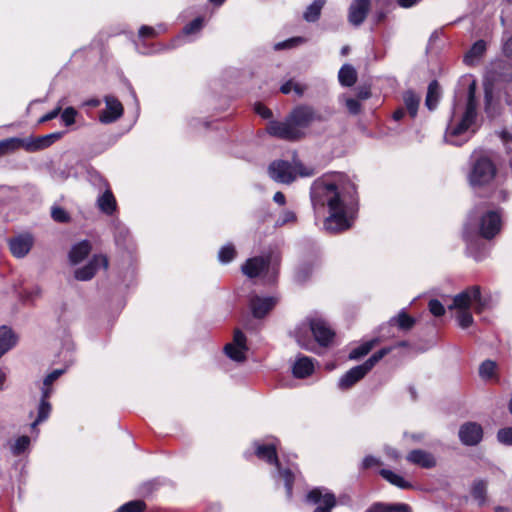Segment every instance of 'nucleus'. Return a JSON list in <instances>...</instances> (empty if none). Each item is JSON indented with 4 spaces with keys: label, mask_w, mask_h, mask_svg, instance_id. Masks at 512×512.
I'll return each instance as SVG.
<instances>
[{
    "label": "nucleus",
    "mask_w": 512,
    "mask_h": 512,
    "mask_svg": "<svg viewBox=\"0 0 512 512\" xmlns=\"http://www.w3.org/2000/svg\"><path fill=\"white\" fill-rule=\"evenodd\" d=\"M502 216L499 210L484 206L475 207L469 214L464 224L463 239L467 245V252L476 261L485 257V252L480 249L481 238L490 240L501 230Z\"/></svg>",
    "instance_id": "f03ea898"
},
{
    "label": "nucleus",
    "mask_w": 512,
    "mask_h": 512,
    "mask_svg": "<svg viewBox=\"0 0 512 512\" xmlns=\"http://www.w3.org/2000/svg\"><path fill=\"white\" fill-rule=\"evenodd\" d=\"M391 348H382L368 358L360 367L366 372V374L379 362L384 356L390 353Z\"/></svg>",
    "instance_id": "ea45409f"
},
{
    "label": "nucleus",
    "mask_w": 512,
    "mask_h": 512,
    "mask_svg": "<svg viewBox=\"0 0 512 512\" xmlns=\"http://www.w3.org/2000/svg\"><path fill=\"white\" fill-rule=\"evenodd\" d=\"M391 348H382L368 358L360 367L366 372V374L379 362L384 356L390 353Z\"/></svg>",
    "instance_id": "a19ab883"
},
{
    "label": "nucleus",
    "mask_w": 512,
    "mask_h": 512,
    "mask_svg": "<svg viewBox=\"0 0 512 512\" xmlns=\"http://www.w3.org/2000/svg\"><path fill=\"white\" fill-rule=\"evenodd\" d=\"M441 97V88L436 80L432 81L427 90L425 105L429 110H434Z\"/></svg>",
    "instance_id": "7c9ffc66"
},
{
    "label": "nucleus",
    "mask_w": 512,
    "mask_h": 512,
    "mask_svg": "<svg viewBox=\"0 0 512 512\" xmlns=\"http://www.w3.org/2000/svg\"><path fill=\"white\" fill-rule=\"evenodd\" d=\"M109 262L105 255H94L92 259L83 267L77 268L74 271V277L78 281L91 280L99 269L106 270Z\"/></svg>",
    "instance_id": "4468645a"
},
{
    "label": "nucleus",
    "mask_w": 512,
    "mask_h": 512,
    "mask_svg": "<svg viewBox=\"0 0 512 512\" xmlns=\"http://www.w3.org/2000/svg\"><path fill=\"white\" fill-rule=\"evenodd\" d=\"M236 256V249L233 244L227 243L223 245L218 252V260L222 264L231 262Z\"/></svg>",
    "instance_id": "79ce46f5"
},
{
    "label": "nucleus",
    "mask_w": 512,
    "mask_h": 512,
    "mask_svg": "<svg viewBox=\"0 0 512 512\" xmlns=\"http://www.w3.org/2000/svg\"><path fill=\"white\" fill-rule=\"evenodd\" d=\"M476 82L472 81L468 86L467 98L464 103L457 102L453 105L451 116L447 124L444 139L447 143L460 146L477 129V104Z\"/></svg>",
    "instance_id": "7ed1b4c3"
},
{
    "label": "nucleus",
    "mask_w": 512,
    "mask_h": 512,
    "mask_svg": "<svg viewBox=\"0 0 512 512\" xmlns=\"http://www.w3.org/2000/svg\"><path fill=\"white\" fill-rule=\"evenodd\" d=\"M306 502L315 506L313 512H332L337 505L336 496L324 487H317L308 492Z\"/></svg>",
    "instance_id": "f8f14e48"
},
{
    "label": "nucleus",
    "mask_w": 512,
    "mask_h": 512,
    "mask_svg": "<svg viewBox=\"0 0 512 512\" xmlns=\"http://www.w3.org/2000/svg\"><path fill=\"white\" fill-rule=\"evenodd\" d=\"M371 8V0H353L348 11V21L354 25H361Z\"/></svg>",
    "instance_id": "aec40b11"
},
{
    "label": "nucleus",
    "mask_w": 512,
    "mask_h": 512,
    "mask_svg": "<svg viewBox=\"0 0 512 512\" xmlns=\"http://www.w3.org/2000/svg\"><path fill=\"white\" fill-rule=\"evenodd\" d=\"M382 503H375L370 508H368L365 512H382Z\"/></svg>",
    "instance_id": "774afa93"
},
{
    "label": "nucleus",
    "mask_w": 512,
    "mask_h": 512,
    "mask_svg": "<svg viewBox=\"0 0 512 512\" xmlns=\"http://www.w3.org/2000/svg\"><path fill=\"white\" fill-rule=\"evenodd\" d=\"M504 54L512 59V36L509 37L503 46Z\"/></svg>",
    "instance_id": "680f3d73"
},
{
    "label": "nucleus",
    "mask_w": 512,
    "mask_h": 512,
    "mask_svg": "<svg viewBox=\"0 0 512 512\" xmlns=\"http://www.w3.org/2000/svg\"><path fill=\"white\" fill-rule=\"evenodd\" d=\"M34 238L30 233H22L8 240L11 254L15 258H24L32 249Z\"/></svg>",
    "instance_id": "f3484780"
},
{
    "label": "nucleus",
    "mask_w": 512,
    "mask_h": 512,
    "mask_svg": "<svg viewBox=\"0 0 512 512\" xmlns=\"http://www.w3.org/2000/svg\"><path fill=\"white\" fill-rule=\"evenodd\" d=\"M486 51V43L483 40H478L473 44L469 51L464 56V62L467 65H474L479 61Z\"/></svg>",
    "instance_id": "c756f323"
},
{
    "label": "nucleus",
    "mask_w": 512,
    "mask_h": 512,
    "mask_svg": "<svg viewBox=\"0 0 512 512\" xmlns=\"http://www.w3.org/2000/svg\"><path fill=\"white\" fill-rule=\"evenodd\" d=\"M378 465H381L380 459H378L372 455L366 456L362 461V467L365 469L373 467V466H378Z\"/></svg>",
    "instance_id": "bf43d9fd"
},
{
    "label": "nucleus",
    "mask_w": 512,
    "mask_h": 512,
    "mask_svg": "<svg viewBox=\"0 0 512 512\" xmlns=\"http://www.w3.org/2000/svg\"><path fill=\"white\" fill-rule=\"evenodd\" d=\"M485 112L490 118H494L499 114L498 108L493 102V93L490 87H485Z\"/></svg>",
    "instance_id": "37998d69"
},
{
    "label": "nucleus",
    "mask_w": 512,
    "mask_h": 512,
    "mask_svg": "<svg viewBox=\"0 0 512 512\" xmlns=\"http://www.w3.org/2000/svg\"><path fill=\"white\" fill-rule=\"evenodd\" d=\"M254 110L262 118L268 119L272 116L271 110L264 106L263 104H256Z\"/></svg>",
    "instance_id": "13d9d810"
},
{
    "label": "nucleus",
    "mask_w": 512,
    "mask_h": 512,
    "mask_svg": "<svg viewBox=\"0 0 512 512\" xmlns=\"http://www.w3.org/2000/svg\"><path fill=\"white\" fill-rule=\"evenodd\" d=\"M146 508V504L142 500H133L121 505L117 512H142Z\"/></svg>",
    "instance_id": "c03bdc74"
},
{
    "label": "nucleus",
    "mask_w": 512,
    "mask_h": 512,
    "mask_svg": "<svg viewBox=\"0 0 512 512\" xmlns=\"http://www.w3.org/2000/svg\"><path fill=\"white\" fill-rule=\"evenodd\" d=\"M247 350L246 336L241 330H235L233 341L224 347L225 354L235 362H244Z\"/></svg>",
    "instance_id": "2eb2a0df"
},
{
    "label": "nucleus",
    "mask_w": 512,
    "mask_h": 512,
    "mask_svg": "<svg viewBox=\"0 0 512 512\" xmlns=\"http://www.w3.org/2000/svg\"><path fill=\"white\" fill-rule=\"evenodd\" d=\"M106 108L99 115L101 123L109 124L115 122L123 115V106L121 102L114 96L105 97Z\"/></svg>",
    "instance_id": "6ab92c4d"
},
{
    "label": "nucleus",
    "mask_w": 512,
    "mask_h": 512,
    "mask_svg": "<svg viewBox=\"0 0 512 512\" xmlns=\"http://www.w3.org/2000/svg\"><path fill=\"white\" fill-rule=\"evenodd\" d=\"M63 101H64L63 99L60 100L58 105L52 111H50L49 113L45 114L44 116H42L40 118L39 122L44 123V122H47V121H50V120L56 118L62 110Z\"/></svg>",
    "instance_id": "5fc2aeb1"
},
{
    "label": "nucleus",
    "mask_w": 512,
    "mask_h": 512,
    "mask_svg": "<svg viewBox=\"0 0 512 512\" xmlns=\"http://www.w3.org/2000/svg\"><path fill=\"white\" fill-rule=\"evenodd\" d=\"M30 442V438L26 435L18 437L10 445L12 454L15 456H19L25 453L29 449Z\"/></svg>",
    "instance_id": "e433bc0d"
},
{
    "label": "nucleus",
    "mask_w": 512,
    "mask_h": 512,
    "mask_svg": "<svg viewBox=\"0 0 512 512\" xmlns=\"http://www.w3.org/2000/svg\"><path fill=\"white\" fill-rule=\"evenodd\" d=\"M268 172L273 180L285 184L293 182L297 175L309 177L314 174L313 169L304 167L300 162H294V164H291L283 160L271 163Z\"/></svg>",
    "instance_id": "1a4fd4ad"
},
{
    "label": "nucleus",
    "mask_w": 512,
    "mask_h": 512,
    "mask_svg": "<svg viewBox=\"0 0 512 512\" xmlns=\"http://www.w3.org/2000/svg\"><path fill=\"white\" fill-rule=\"evenodd\" d=\"M486 306L487 299L482 296L481 288L475 285L455 295L448 309L454 312L459 327L467 329L474 322L471 309L476 313H481Z\"/></svg>",
    "instance_id": "423d86ee"
},
{
    "label": "nucleus",
    "mask_w": 512,
    "mask_h": 512,
    "mask_svg": "<svg viewBox=\"0 0 512 512\" xmlns=\"http://www.w3.org/2000/svg\"><path fill=\"white\" fill-rule=\"evenodd\" d=\"M53 220L59 223H66L69 221V214L61 207H53L51 210Z\"/></svg>",
    "instance_id": "8fccbe9b"
},
{
    "label": "nucleus",
    "mask_w": 512,
    "mask_h": 512,
    "mask_svg": "<svg viewBox=\"0 0 512 512\" xmlns=\"http://www.w3.org/2000/svg\"><path fill=\"white\" fill-rule=\"evenodd\" d=\"M421 0H397V3L403 8H410L419 3Z\"/></svg>",
    "instance_id": "e2e57ef3"
},
{
    "label": "nucleus",
    "mask_w": 512,
    "mask_h": 512,
    "mask_svg": "<svg viewBox=\"0 0 512 512\" xmlns=\"http://www.w3.org/2000/svg\"><path fill=\"white\" fill-rule=\"evenodd\" d=\"M421 101L420 95L415 92L408 90L403 94V102L405 108L412 118H415L418 112L419 104Z\"/></svg>",
    "instance_id": "2f4dec72"
},
{
    "label": "nucleus",
    "mask_w": 512,
    "mask_h": 512,
    "mask_svg": "<svg viewBox=\"0 0 512 512\" xmlns=\"http://www.w3.org/2000/svg\"><path fill=\"white\" fill-rule=\"evenodd\" d=\"M384 451L387 457L391 460L398 461L401 458V453L393 447L386 446Z\"/></svg>",
    "instance_id": "052dcab7"
},
{
    "label": "nucleus",
    "mask_w": 512,
    "mask_h": 512,
    "mask_svg": "<svg viewBox=\"0 0 512 512\" xmlns=\"http://www.w3.org/2000/svg\"><path fill=\"white\" fill-rule=\"evenodd\" d=\"M338 79L341 85L350 87L355 84L357 73L353 66L344 64L339 70Z\"/></svg>",
    "instance_id": "72a5a7b5"
},
{
    "label": "nucleus",
    "mask_w": 512,
    "mask_h": 512,
    "mask_svg": "<svg viewBox=\"0 0 512 512\" xmlns=\"http://www.w3.org/2000/svg\"><path fill=\"white\" fill-rule=\"evenodd\" d=\"M292 371L296 378H306L314 371V360L308 356H298L294 362Z\"/></svg>",
    "instance_id": "b1692460"
},
{
    "label": "nucleus",
    "mask_w": 512,
    "mask_h": 512,
    "mask_svg": "<svg viewBox=\"0 0 512 512\" xmlns=\"http://www.w3.org/2000/svg\"><path fill=\"white\" fill-rule=\"evenodd\" d=\"M326 0H314L305 10L303 18L307 22H315L319 19L321 10L324 7Z\"/></svg>",
    "instance_id": "f704fd0d"
},
{
    "label": "nucleus",
    "mask_w": 512,
    "mask_h": 512,
    "mask_svg": "<svg viewBox=\"0 0 512 512\" xmlns=\"http://www.w3.org/2000/svg\"><path fill=\"white\" fill-rule=\"evenodd\" d=\"M280 90L284 94L290 93L293 90V82L292 81H287L286 83H284L281 86Z\"/></svg>",
    "instance_id": "338daca9"
},
{
    "label": "nucleus",
    "mask_w": 512,
    "mask_h": 512,
    "mask_svg": "<svg viewBox=\"0 0 512 512\" xmlns=\"http://www.w3.org/2000/svg\"><path fill=\"white\" fill-rule=\"evenodd\" d=\"M77 111L73 107L65 108L61 113V119L66 126H70L75 123Z\"/></svg>",
    "instance_id": "3c124183"
},
{
    "label": "nucleus",
    "mask_w": 512,
    "mask_h": 512,
    "mask_svg": "<svg viewBox=\"0 0 512 512\" xmlns=\"http://www.w3.org/2000/svg\"><path fill=\"white\" fill-rule=\"evenodd\" d=\"M389 323L390 325H397L402 330H410L415 324V319L401 311L397 316L391 318Z\"/></svg>",
    "instance_id": "c9c22d12"
},
{
    "label": "nucleus",
    "mask_w": 512,
    "mask_h": 512,
    "mask_svg": "<svg viewBox=\"0 0 512 512\" xmlns=\"http://www.w3.org/2000/svg\"><path fill=\"white\" fill-rule=\"evenodd\" d=\"M288 116L300 138L304 137L305 129L311 124L323 121L322 115L313 107L307 105L297 106Z\"/></svg>",
    "instance_id": "9b49d317"
},
{
    "label": "nucleus",
    "mask_w": 512,
    "mask_h": 512,
    "mask_svg": "<svg viewBox=\"0 0 512 512\" xmlns=\"http://www.w3.org/2000/svg\"><path fill=\"white\" fill-rule=\"evenodd\" d=\"M496 370V363L491 360L484 361L479 367V375L483 379H491Z\"/></svg>",
    "instance_id": "a18cd8bd"
},
{
    "label": "nucleus",
    "mask_w": 512,
    "mask_h": 512,
    "mask_svg": "<svg viewBox=\"0 0 512 512\" xmlns=\"http://www.w3.org/2000/svg\"><path fill=\"white\" fill-rule=\"evenodd\" d=\"M428 308L431 314H433L435 317L443 316L446 311L444 305L437 299L430 300Z\"/></svg>",
    "instance_id": "09e8293b"
},
{
    "label": "nucleus",
    "mask_w": 512,
    "mask_h": 512,
    "mask_svg": "<svg viewBox=\"0 0 512 512\" xmlns=\"http://www.w3.org/2000/svg\"><path fill=\"white\" fill-rule=\"evenodd\" d=\"M296 221V215L291 210H285L281 213L279 218L276 221L277 226H283L288 223H293Z\"/></svg>",
    "instance_id": "603ef678"
},
{
    "label": "nucleus",
    "mask_w": 512,
    "mask_h": 512,
    "mask_svg": "<svg viewBox=\"0 0 512 512\" xmlns=\"http://www.w3.org/2000/svg\"><path fill=\"white\" fill-rule=\"evenodd\" d=\"M65 372L64 369H55L51 373H49L43 380L42 384L39 386L41 390V398L39 404L37 406V416L34 421L31 423V429L34 430L37 425L46 421L51 413L52 407L50 402L48 401L49 397L53 392V383Z\"/></svg>",
    "instance_id": "9d476101"
},
{
    "label": "nucleus",
    "mask_w": 512,
    "mask_h": 512,
    "mask_svg": "<svg viewBox=\"0 0 512 512\" xmlns=\"http://www.w3.org/2000/svg\"><path fill=\"white\" fill-rule=\"evenodd\" d=\"M273 200L279 205H284L286 203L285 195L282 192H276L273 196Z\"/></svg>",
    "instance_id": "69168bd1"
},
{
    "label": "nucleus",
    "mask_w": 512,
    "mask_h": 512,
    "mask_svg": "<svg viewBox=\"0 0 512 512\" xmlns=\"http://www.w3.org/2000/svg\"><path fill=\"white\" fill-rule=\"evenodd\" d=\"M382 512H410V508L407 504L397 503V504H383L382 503Z\"/></svg>",
    "instance_id": "864d4df0"
},
{
    "label": "nucleus",
    "mask_w": 512,
    "mask_h": 512,
    "mask_svg": "<svg viewBox=\"0 0 512 512\" xmlns=\"http://www.w3.org/2000/svg\"><path fill=\"white\" fill-rule=\"evenodd\" d=\"M278 255L269 254L266 256H256L246 260L241 270L249 278L264 277L269 281L273 280L277 274L276 266L279 264Z\"/></svg>",
    "instance_id": "6e6552de"
},
{
    "label": "nucleus",
    "mask_w": 512,
    "mask_h": 512,
    "mask_svg": "<svg viewBox=\"0 0 512 512\" xmlns=\"http://www.w3.org/2000/svg\"><path fill=\"white\" fill-rule=\"evenodd\" d=\"M290 336L300 348L317 353L318 346L327 348L333 344L335 332L321 316L309 315L296 324Z\"/></svg>",
    "instance_id": "20e7f679"
},
{
    "label": "nucleus",
    "mask_w": 512,
    "mask_h": 512,
    "mask_svg": "<svg viewBox=\"0 0 512 512\" xmlns=\"http://www.w3.org/2000/svg\"><path fill=\"white\" fill-rule=\"evenodd\" d=\"M487 483L483 480H477L472 485V496L479 505H483L486 501Z\"/></svg>",
    "instance_id": "4c0bfd02"
},
{
    "label": "nucleus",
    "mask_w": 512,
    "mask_h": 512,
    "mask_svg": "<svg viewBox=\"0 0 512 512\" xmlns=\"http://www.w3.org/2000/svg\"><path fill=\"white\" fill-rule=\"evenodd\" d=\"M345 103H346V107L350 113L358 114L360 112L361 104L358 100L353 99V98H348V99H346Z\"/></svg>",
    "instance_id": "4d7b16f0"
},
{
    "label": "nucleus",
    "mask_w": 512,
    "mask_h": 512,
    "mask_svg": "<svg viewBox=\"0 0 512 512\" xmlns=\"http://www.w3.org/2000/svg\"><path fill=\"white\" fill-rule=\"evenodd\" d=\"M458 435L462 444L475 446L482 440L483 429L478 423L467 422L460 427Z\"/></svg>",
    "instance_id": "a211bd4d"
},
{
    "label": "nucleus",
    "mask_w": 512,
    "mask_h": 512,
    "mask_svg": "<svg viewBox=\"0 0 512 512\" xmlns=\"http://www.w3.org/2000/svg\"><path fill=\"white\" fill-rule=\"evenodd\" d=\"M498 135L504 142L512 141V134L507 129H502Z\"/></svg>",
    "instance_id": "0e129e2a"
},
{
    "label": "nucleus",
    "mask_w": 512,
    "mask_h": 512,
    "mask_svg": "<svg viewBox=\"0 0 512 512\" xmlns=\"http://www.w3.org/2000/svg\"><path fill=\"white\" fill-rule=\"evenodd\" d=\"M157 35H158V32H157L156 28H154V27L143 25L139 29V37H141V38H145V37L153 38V37H156Z\"/></svg>",
    "instance_id": "6e6d98bb"
},
{
    "label": "nucleus",
    "mask_w": 512,
    "mask_h": 512,
    "mask_svg": "<svg viewBox=\"0 0 512 512\" xmlns=\"http://www.w3.org/2000/svg\"><path fill=\"white\" fill-rule=\"evenodd\" d=\"M376 343V339L362 343L358 347L351 350L349 358L352 360L360 359L361 357L367 355L372 350Z\"/></svg>",
    "instance_id": "58836bf2"
},
{
    "label": "nucleus",
    "mask_w": 512,
    "mask_h": 512,
    "mask_svg": "<svg viewBox=\"0 0 512 512\" xmlns=\"http://www.w3.org/2000/svg\"><path fill=\"white\" fill-rule=\"evenodd\" d=\"M266 130L271 136L283 140L295 141L301 139L289 116L284 121H270Z\"/></svg>",
    "instance_id": "ddd939ff"
},
{
    "label": "nucleus",
    "mask_w": 512,
    "mask_h": 512,
    "mask_svg": "<svg viewBox=\"0 0 512 512\" xmlns=\"http://www.w3.org/2000/svg\"><path fill=\"white\" fill-rule=\"evenodd\" d=\"M116 205L115 197L109 188H106L105 191L97 199L98 208L107 215L113 214V212L116 210Z\"/></svg>",
    "instance_id": "c85d7f7f"
},
{
    "label": "nucleus",
    "mask_w": 512,
    "mask_h": 512,
    "mask_svg": "<svg viewBox=\"0 0 512 512\" xmlns=\"http://www.w3.org/2000/svg\"><path fill=\"white\" fill-rule=\"evenodd\" d=\"M354 185L341 173L316 179L310 189V198L316 215L327 208L323 227L329 233H338L351 227L356 209L352 199Z\"/></svg>",
    "instance_id": "f257e3e1"
},
{
    "label": "nucleus",
    "mask_w": 512,
    "mask_h": 512,
    "mask_svg": "<svg viewBox=\"0 0 512 512\" xmlns=\"http://www.w3.org/2000/svg\"><path fill=\"white\" fill-rule=\"evenodd\" d=\"M20 148L27 151L26 138L11 137L0 141V157L13 153Z\"/></svg>",
    "instance_id": "bb28decb"
},
{
    "label": "nucleus",
    "mask_w": 512,
    "mask_h": 512,
    "mask_svg": "<svg viewBox=\"0 0 512 512\" xmlns=\"http://www.w3.org/2000/svg\"><path fill=\"white\" fill-rule=\"evenodd\" d=\"M380 475L388 481L390 484L400 488V489H409L412 487V484L405 480L401 475L389 470L382 469L380 470Z\"/></svg>",
    "instance_id": "473e14b6"
},
{
    "label": "nucleus",
    "mask_w": 512,
    "mask_h": 512,
    "mask_svg": "<svg viewBox=\"0 0 512 512\" xmlns=\"http://www.w3.org/2000/svg\"><path fill=\"white\" fill-rule=\"evenodd\" d=\"M273 296L253 295L249 300V308L254 318H264L277 304Z\"/></svg>",
    "instance_id": "dca6fc26"
},
{
    "label": "nucleus",
    "mask_w": 512,
    "mask_h": 512,
    "mask_svg": "<svg viewBox=\"0 0 512 512\" xmlns=\"http://www.w3.org/2000/svg\"><path fill=\"white\" fill-rule=\"evenodd\" d=\"M91 248V244L87 240H83L73 245L69 252L70 263L76 265L82 262L91 252Z\"/></svg>",
    "instance_id": "a878e982"
},
{
    "label": "nucleus",
    "mask_w": 512,
    "mask_h": 512,
    "mask_svg": "<svg viewBox=\"0 0 512 512\" xmlns=\"http://www.w3.org/2000/svg\"><path fill=\"white\" fill-rule=\"evenodd\" d=\"M304 41L305 40L302 37H292L285 41L274 44V50L279 51L284 49H291L298 46L299 44L304 43Z\"/></svg>",
    "instance_id": "49530a36"
},
{
    "label": "nucleus",
    "mask_w": 512,
    "mask_h": 512,
    "mask_svg": "<svg viewBox=\"0 0 512 512\" xmlns=\"http://www.w3.org/2000/svg\"><path fill=\"white\" fill-rule=\"evenodd\" d=\"M204 25H205L204 17L199 16V17L195 18L194 20H192L191 22H189L187 25L184 26L182 33L171 41L170 46L168 48L173 49V48L180 46L183 43L184 37H188V38H190V40L195 39V37L203 29Z\"/></svg>",
    "instance_id": "412c9836"
},
{
    "label": "nucleus",
    "mask_w": 512,
    "mask_h": 512,
    "mask_svg": "<svg viewBox=\"0 0 512 512\" xmlns=\"http://www.w3.org/2000/svg\"><path fill=\"white\" fill-rule=\"evenodd\" d=\"M406 459L408 462L425 469H430L436 466L435 457L430 452L422 449L410 451L407 454Z\"/></svg>",
    "instance_id": "4be33fe9"
},
{
    "label": "nucleus",
    "mask_w": 512,
    "mask_h": 512,
    "mask_svg": "<svg viewBox=\"0 0 512 512\" xmlns=\"http://www.w3.org/2000/svg\"><path fill=\"white\" fill-rule=\"evenodd\" d=\"M17 343V337L11 328L0 327V357L12 349Z\"/></svg>",
    "instance_id": "cd10ccee"
},
{
    "label": "nucleus",
    "mask_w": 512,
    "mask_h": 512,
    "mask_svg": "<svg viewBox=\"0 0 512 512\" xmlns=\"http://www.w3.org/2000/svg\"><path fill=\"white\" fill-rule=\"evenodd\" d=\"M253 447L254 453L258 459L265 461L267 464L275 467L273 478L276 481H283L286 489V496L288 499H291L293 482L298 472L296 465L287 464L284 466L283 463L279 461L277 456L278 441L274 438H269L263 441H255L253 443Z\"/></svg>",
    "instance_id": "39448f33"
},
{
    "label": "nucleus",
    "mask_w": 512,
    "mask_h": 512,
    "mask_svg": "<svg viewBox=\"0 0 512 512\" xmlns=\"http://www.w3.org/2000/svg\"><path fill=\"white\" fill-rule=\"evenodd\" d=\"M61 137H62L61 132L47 134L44 136H40L38 138L28 137V138H26L27 151L35 152L38 150L45 149Z\"/></svg>",
    "instance_id": "5701e85b"
},
{
    "label": "nucleus",
    "mask_w": 512,
    "mask_h": 512,
    "mask_svg": "<svg viewBox=\"0 0 512 512\" xmlns=\"http://www.w3.org/2000/svg\"><path fill=\"white\" fill-rule=\"evenodd\" d=\"M366 372L360 367V365L351 368L347 371L338 381V387L341 390H347L351 388L354 384L360 381Z\"/></svg>",
    "instance_id": "393cba45"
},
{
    "label": "nucleus",
    "mask_w": 512,
    "mask_h": 512,
    "mask_svg": "<svg viewBox=\"0 0 512 512\" xmlns=\"http://www.w3.org/2000/svg\"><path fill=\"white\" fill-rule=\"evenodd\" d=\"M496 172V166L487 153L482 151L473 152L468 173V181L473 188L488 185L494 179Z\"/></svg>",
    "instance_id": "0eeeda50"
},
{
    "label": "nucleus",
    "mask_w": 512,
    "mask_h": 512,
    "mask_svg": "<svg viewBox=\"0 0 512 512\" xmlns=\"http://www.w3.org/2000/svg\"><path fill=\"white\" fill-rule=\"evenodd\" d=\"M497 440L506 446H512V427H505L497 432Z\"/></svg>",
    "instance_id": "de8ad7c7"
}]
</instances>
